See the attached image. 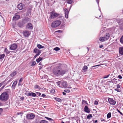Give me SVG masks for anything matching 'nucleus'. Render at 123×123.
<instances>
[{"label": "nucleus", "instance_id": "obj_1", "mask_svg": "<svg viewBox=\"0 0 123 123\" xmlns=\"http://www.w3.org/2000/svg\"><path fill=\"white\" fill-rule=\"evenodd\" d=\"M67 71V70L66 69L61 66L57 67L53 70V74L57 76H62L65 74Z\"/></svg>", "mask_w": 123, "mask_h": 123}, {"label": "nucleus", "instance_id": "obj_2", "mask_svg": "<svg viewBox=\"0 0 123 123\" xmlns=\"http://www.w3.org/2000/svg\"><path fill=\"white\" fill-rule=\"evenodd\" d=\"M9 95L6 92L2 93L0 95V100L1 101L5 102L8 99Z\"/></svg>", "mask_w": 123, "mask_h": 123}, {"label": "nucleus", "instance_id": "obj_3", "mask_svg": "<svg viewBox=\"0 0 123 123\" xmlns=\"http://www.w3.org/2000/svg\"><path fill=\"white\" fill-rule=\"evenodd\" d=\"M61 24V22L59 20H56L53 22L51 24V27L53 28L59 26Z\"/></svg>", "mask_w": 123, "mask_h": 123}, {"label": "nucleus", "instance_id": "obj_4", "mask_svg": "<svg viewBox=\"0 0 123 123\" xmlns=\"http://www.w3.org/2000/svg\"><path fill=\"white\" fill-rule=\"evenodd\" d=\"M110 35L108 33H106V35L104 37H100L99 38V40L101 42H104L108 39L110 37Z\"/></svg>", "mask_w": 123, "mask_h": 123}, {"label": "nucleus", "instance_id": "obj_5", "mask_svg": "<svg viewBox=\"0 0 123 123\" xmlns=\"http://www.w3.org/2000/svg\"><path fill=\"white\" fill-rule=\"evenodd\" d=\"M114 20L115 22H117L120 25V27L123 28V19H117L115 18L113 19Z\"/></svg>", "mask_w": 123, "mask_h": 123}, {"label": "nucleus", "instance_id": "obj_6", "mask_svg": "<svg viewBox=\"0 0 123 123\" xmlns=\"http://www.w3.org/2000/svg\"><path fill=\"white\" fill-rule=\"evenodd\" d=\"M35 116V115L33 113L28 114L27 115L26 117L28 119H32L34 118Z\"/></svg>", "mask_w": 123, "mask_h": 123}, {"label": "nucleus", "instance_id": "obj_7", "mask_svg": "<svg viewBox=\"0 0 123 123\" xmlns=\"http://www.w3.org/2000/svg\"><path fill=\"white\" fill-rule=\"evenodd\" d=\"M25 94V95L28 96H31L33 97H35L36 96V94L35 93L32 92L30 93L28 91H26Z\"/></svg>", "mask_w": 123, "mask_h": 123}, {"label": "nucleus", "instance_id": "obj_8", "mask_svg": "<svg viewBox=\"0 0 123 123\" xmlns=\"http://www.w3.org/2000/svg\"><path fill=\"white\" fill-rule=\"evenodd\" d=\"M17 47V45L16 44H12L10 46V49L11 50H14L16 49Z\"/></svg>", "mask_w": 123, "mask_h": 123}, {"label": "nucleus", "instance_id": "obj_9", "mask_svg": "<svg viewBox=\"0 0 123 123\" xmlns=\"http://www.w3.org/2000/svg\"><path fill=\"white\" fill-rule=\"evenodd\" d=\"M108 100L110 104L114 105L116 104V101L112 99L109 98L108 99Z\"/></svg>", "mask_w": 123, "mask_h": 123}, {"label": "nucleus", "instance_id": "obj_10", "mask_svg": "<svg viewBox=\"0 0 123 123\" xmlns=\"http://www.w3.org/2000/svg\"><path fill=\"white\" fill-rule=\"evenodd\" d=\"M24 36L25 37H27L29 36L30 34V32L27 31H25L23 32Z\"/></svg>", "mask_w": 123, "mask_h": 123}, {"label": "nucleus", "instance_id": "obj_11", "mask_svg": "<svg viewBox=\"0 0 123 123\" xmlns=\"http://www.w3.org/2000/svg\"><path fill=\"white\" fill-rule=\"evenodd\" d=\"M31 19L27 17H26L24 19L22 20V22L23 24H25L27 23L29 21H31Z\"/></svg>", "mask_w": 123, "mask_h": 123}, {"label": "nucleus", "instance_id": "obj_12", "mask_svg": "<svg viewBox=\"0 0 123 123\" xmlns=\"http://www.w3.org/2000/svg\"><path fill=\"white\" fill-rule=\"evenodd\" d=\"M59 15L58 13L54 12H52L51 14V18H54L55 17H57Z\"/></svg>", "mask_w": 123, "mask_h": 123}, {"label": "nucleus", "instance_id": "obj_13", "mask_svg": "<svg viewBox=\"0 0 123 123\" xmlns=\"http://www.w3.org/2000/svg\"><path fill=\"white\" fill-rule=\"evenodd\" d=\"M24 5L20 3L18 5V8L19 10H21L24 7Z\"/></svg>", "mask_w": 123, "mask_h": 123}, {"label": "nucleus", "instance_id": "obj_14", "mask_svg": "<svg viewBox=\"0 0 123 123\" xmlns=\"http://www.w3.org/2000/svg\"><path fill=\"white\" fill-rule=\"evenodd\" d=\"M56 83L58 84V85H60V84H61V85H66L67 84V82L64 81H59L57 82Z\"/></svg>", "mask_w": 123, "mask_h": 123}, {"label": "nucleus", "instance_id": "obj_15", "mask_svg": "<svg viewBox=\"0 0 123 123\" xmlns=\"http://www.w3.org/2000/svg\"><path fill=\"white\" fill-rule=\"evenodd\" d=\"M84 111L85 112L89 113L90 112V111L89 110V108L87 106H85L84 108Z\"/></svg>", "mask_w": 123, "mask_h": 123}, {"label": "nucleus", "instance_id": "obj_16", "mask_svg": "<svg viewBox=\"0 0 123 123\" xmlns=\"http://www.w3.org/2000/svg\"><path fill=\"white\" fill-rule=\"evenodd\" d=\"M20 18L19 15H15V16L13 17V19L16 21L18 19Z\"/></svg>", "mask_w": 123, "mask_h": 123}, {"label": "nucleus", "instance_id": "obj_17", "mask_svg": "<svg viewBox=\"0 0 123 123\" xmlns=\"http://www.w3.org/2000/svg\"><path fill=\"white\" fill-rule=\"evenodd\" d=\"M26 28H28L32 29L33 27L32 24L30 23L28 24L26 26Z\"/></svg>", "mask_w": 123, "mask_h": 123}, {"label": "nucleus", "instance_id": "obj_18", "mask_svg": "<svg viewBox=\"0 0 123 123\" xmlns=\"http://www.w3.org/2000/svg\"><path fill=\"white\" fill-rule=\"evenodd\" d=\"M34 52L37 54H40L41 52L40 50L36 48L34 49Z\"/></svg>", "mask_w": 123, "mask_h": 123}, {"label": "nucleus", "instance_id": "obj_19", "mask_svg": "<svg viewBox=\"0 0 123 123\" xmlns=\"http://www.w3.org/2000/svg\"><path fill=\"white\" fill-rule=\"evenodd\" d=\"M87 67L86 66H84L82 68L83 72H86L87 71Z\"/></svg>", "mask_w": 123, "mask_h": 123}, {"label": "nucleus", "instance_id": "obj_20", "mask_svg": "<svg viewBox=\"0 0 123 123\" xmlns=\"http://www.w3.org/2000/svg\"><path fill=\"white\" fill-rule=\"evenodd\" d=\"M119 52L121 55H123V47H121L119 48Z\"/></svg>", "mask_w": 123, "mask_h": 123}, {"label": "nucleus", "instance_id": "obj_21", "mask_svg": "<svg viewBox=\"0 0 123 123\" xmlns=\"http://www.w3.org/2000/svg\"><path fill=\"white\" fill-rule=\"evenodd\" d=\"M69 11H67L66 12H65V17L66 18H68V14L69 13Z\"/></svg>", "mask_w": 123, "mask_h": 123}, {"label": "nucleus", "instance_id": "obj_22", "mask_svg": "<svg viewBox=\"0 0 123 123\" xmlns=\"http://www.w3.org/2000/svg\"><path fill=\"white\" fill-rule=\"evenodd\" d=\"M5 56L4 54H0V59H3Z\"/></svg>", "mask_w": 123, "mask_h": 123}, {"label": "nucleus", "instance_id": "obj_23", "mask_svg": "<svg viewBox=\"0 0 123 123\" xmlns=\"http://www.w3.org/2000/svg\"><path fill=\"white\" fill-rule=\"evenodd\" d=\"M16 74V71L13 72L10 74V75L12 77H13Z\"/></svg>", "mask_w": 123, "mask_h": 123}, {"label": "nucleus", "instance_id": "obj_24", "mask_svg": "<svg viewBox=\"0 0 123 123\" xmlns=\"http://www.w3.org/2000/svg\"><path fill=\"white\" fill-rule=\"evenodd\" d=\"M37 47L39 49L43 48H44V47L43 46H42L40 44H38L37 45Z\"/></svg>", "mask_w": 123, "mask_h": 123}, {"label": "nucleus", "instance_id": "obj_25", "mask_svg": "<svg viewBox=\"0 0 123 123\" xmlns=\"http://www.w3.org/2000/svg\"><path fill=\"white\" fill-rule=\"evenodd\" d=\"M42 58L39 57V58L37 59L36 61L38 63L41 61L42 60Z\"/></svg>", "mask_w": 123, "mask_h": 123}, {"label": "nucleus", "instance_id": "obj_26", "mask_svg": "<svg viewBox=\"0 0 123 123\" xmlns=\"http://www.w3.org/2000/svg\"><path fill=\"white\" fill-rule=\"evenodd\" d=\"M55 100L58 102H61L62 101L61 99L60 98L57 97L55 98Z\"/></svg>", "mask_w": 123, "mask_h": 123}, {"label": "nucleus", "instance_id": "obj_27", "mask_svg": "<svg viewBox=\"0 0 123 123\" xmlns=\"http://www.w3.org/2000/svg\"><path fill=\"white\" fill-rule=\"evenodd\" d=\"M92 117V115L91 114H89L87 116V119H91Z\"/></svg>", "mask_w": 123, "mask_h": 123}, {"label": "nucleus", "instance_id": "obj_28", "mask_svg": "<svg viewBox=\"0 0 123 123\" xmlns=\"http://www.w3.org/2000/svg\"><path fill=\"white\" fill-rule=\"evenodd\" d=\"M111 117V112H109L107 115V117L108 118H109Z\"/></svg>", "mask_w": 123, "mask_h": 123}, {"label": "nucleus", "instance_id": "obj_29", "mask_svg": "<svg viewBox=\"0 0 123 123\" xmlns=\"http://www.w3.org/2000/svg\"><path fill=\"white\" fill-rule=\"evenodd\" d=\"M40 123H48V122L44 120H42L40 121Z\"/></svg>", "mask_w": 123, "mask_h": 123}, {"label": "nucleus", "instance_id": "obj_30", "mask_svg": "<svg viewBox=\"0 0 123 123\" xmlns=\"http://www.w3.org/2000/svg\"><path fill=\"white\" fill-rule=\"evenodd\" d=\"M55 92V90L53 88H52L50 91V92L52 93H54Z\"/></svg>", "mask_w": 123, "mask_h": 123}, {"label": "nucleus", "instance_id": "obj_31", "mask_svg": "<svg viewBox=\"0 0 123 123\" xmlns=\"http://www.w3.org/2000/svg\"><path fill=\"white\" fill-rule=\"evenodd\" d=\"M60 48L58 47H56L54 49V50L56 51H58L60 50Z\"/></svg>", "mask_w": 123, "mask_h": 123}, {"label": "nucleus", "instance_id": "obj_32", "mask_svg": "<svg viewBox=\"0 0 123 123\" xmlns=\"http://www.w3.org/2000/svg\"><path fill=\"white\" fill-rule=\"evenodd\" d=\"M120 42L122 43L123 44V35L121 38Z\"/></svg>", "mask_w": 123, "mask_h": 123}, {"label": "nucleus", "instance_id": "obj_33", "mask_svg": "<svg viewBox=\"0 0 123 123\" xmlns=\"http://www.w3.org/2000/svg\"><path fill=\"white\" fill-rule=\"evenodd\" d=\"M4 51L7 54H8L9 53L8 50L6 48L5 49Z\"/></svg>", "mask_w": 123, "mask_h": 123}, {"label": "nucleus", "instance_id": "obj_34", "mask_svg": "<svg viewBox=\"0 0 123 123\" xmlns=\"http://www.w3.org/2000/svg\"><path fill=\"white\" fill-rule=\"evenodd\" d=\"M45 118L47 119L49 121H53V119L51 118H49L48 117H45Z\"/></svg>", "mask_w": 123, "mask_h": 123}, {"label": "nucleus", "instance_id": "obj_35", "mask_svg": "<svg viewBox=\"0 0 123 123\" xmlns=\"http://www.w3.org/2000/svg\"><path fill=\"white\" fill-rule=\"evenodd\" d=\"M67 3L71 4L72 3L73 1L72 0H67Z\"/></svg>", "mask_w": 123, "mask_h": 123}, {"label": "nucleus", "instance_id": "obj_36", "mask_svg": "<svg viewBox=\"0 0 123 123\" xmlns=\"http://www.w3.org/2000/svg\"><path fill=\"white\" fill-rule=\"evenodd\" d=\"M64 91L66 92H69L70 91V90L69 89H66L64 90Z\"/></svg>", "mask_w": 123, "mask_h": 123}, {"label": "nucleus", "instance_id": "obj_37", "mask_svg": "<svg viewBox=\"0 0 123 123\" xmlns=\"http://www.w3.org/2000/svg\"><path fill=\"white\" fill-rule=\"evenodd\" d=\"M115 91H117V92H120L121 91V89H119L118 88H116V89H115Z\"/></svg>", "mask_w": 123, "mask_h": 123}, {"label": "nucleus", "instance_id": "obj_38", "mask_svg": "<svg viewBox=\"0 0 123 123\" xmlns=\"http://www.w3.org/2000/svg\"><path fill=\"white\" fill-rule=\"evenodd\" d=\"M23 80V79L22 78H21L19 80V83L18 85H21V84L20 83V82H21Z\"/></svg>", "mask_w": 123, "mask_h": 123}, {"label": "nucleus", "instance_id": "obj_39", "mask_svg": "<svg viewBox=\"0 0 123 123\" xmlns=\"http://www.w3.org/2000/svg\"><path fill=\"white\" fill-rule=\"evenodd\" d=\"M35 88L36 89H40L41 88L38 85H37L35 86Z\"/></svg>", "mask_w": 123, "mask_h": 123}, {"label": "nucleus", "instance_id": "obj_40", "mask_svg": "<svg viewBox=\"0 0 123 123\" xmlns=\"http://www.w3.org/2000/svg\"><path fill=\"white\" fill-rule=\"evenodd\" d=\"M36 62L35 61L33 62L32 63V64L31 65V66H34L36 64Z\"/></svg>", "mask_w": 123, "mask_h": 123}, {"label": "nucleus", "instance_id": "obj_41", "mask_svg": "<svg viewBox=\"0 0 123 123\" xmlns=\"http://www.w3.org/2000/svg\"><path fill=\"white\" fill-rule=\"evenodd\" d=\"M110 76V74H109L103 77V78H106Z\"/></svg>", "mask_w": 123, "mask_h": 123}, {"label": "nucleus", "instance_id": "obj_42", "mask_svg": "<svg viewBox=\"0 0 123 123\" xmlns=\"http://www.w3.org/2000/svg\"><path fill=\"white\" fill-rule=\"evenodd\" d=\"M117 111L121 115H123V114H122V113L120 112V111H119L118 110V109H117Z\"/></svg>", "mask_w": 123, "mask_h": 123}, {"label": "nucleus", "instance_id": "obj_43", "mask_svg": "<svg viewBox=\"0 0 123 123\" xmlns=\"http://www.w3.org/2000/svg\"><path fill=\"white\" fill-rule=\"evenodd\" d=\"M36 93L37 95L38 96H40L41 94V93L40 92H37Z\"/></svg>", "mask_w": 123, "mask_h": 123}, {"label": "nucleus", "instance_id": "obj_44", "mask_svg": "<svg viewBox=\"0 0 123 123\" xmlns=\"http://www.w3.org/2000/svg\"><path fill=\"white\" fill-rule=\"evenodd\" d=\"M17 82L16 81H14L12 85H16L17 84Z\"/></svg>", "mask_w": 123, "mask_h": 123}, {"label": "nucleus", "instance_id": "obj_45", "mask_svg": "<svg viewBox=\"0 0 123 123\" xmlns=\"http://www.w3.org/2000/svg\"><path fill=\"white\" fill-rule=\"evenodd\" d=\"M40 55V54H36V55L34 56V57L35 58H36L39 55Z\"/></svg>", "mask_w": 123, "mask_h": 123}, {"label": "nucleus", "instance_id": "obj_46", "mask_svg": "<svg viewBox=\"0 0 123 123\" xmlns=\"http://www.w3.org/2000/svg\"><path fill=\"white\" fill-rule=\"evenodd\" d=\"M3 110L2 108H0V115H1V113L2 112Z\"/></svg>", "mask_w": 123, "mask_h": 123}, {"label": "nucleus", "instance_id": "obj_47", "mask_svg": "<svg viewBox=\"0 0 123 123\" xmlns=\"http://www.w3.org/2000/svg\"><path fill=\"white\" fill-rule=\"evenodd\" d=\"M63 87L65 88H68V87H67V85H63Z\"/></svg>", "mask_w": 123, "mask_h": 123}, {"label": "nucleus", "instance_id": "obj_48", "mask_svg": "<svg viewBox=\"0 0 123 123\" xmlns=\"http://www.w3.org/2000/svg\"><path fill=\"white\" fill-rule=\"evenodd\" d=\"M98 104V102L97 101H95L94 102V104L95 105H97Z\"/></svg>", "mask_w": 123, "mask_h": 123}, {"label": "nucleus", "instance_id": "obj_49", "mask_svg": "<svg viewBox=\"0 0 123 123\" xmlns=\"http://www.w3.org/2000/svg\"><path fill=\"white\" fill-rule=\"evenodd\" d=\"M118 78L120 79H121L122 77V76L120 75H119L118 76Z\"/></svg>", "mask_w": 123, "mask_h": 123}, {"label": "nucleus", "instance_id": "obj_50", "mask_svg": "<svg viewBox=\"0 0 123 123\" xmlns=\"http://www.w3.org/2000/svg\"><path fill=\"white\" fill-rule=\"evenodd\" d=\"M5 86V85H4L2 87H1L0 89V91H1L2 89H3L4 88V87Z\"/></svg>", "mask_w": 123, "mask_h": 123}, {"label": "nucleus", "instance_id": "obj_51", "mask_svg": "<svg viewBox=\"0 0 123 123\" xmlns=\"http://www.w3.org/2000/svg\"><path fill=\"white\" fill-rule=\"evenodd\" d=\"M64 11L65 12H66L67 11H68L67 10V8H64Z\"/></svg>", "mask_w": 123, "mask_h": 123}, {"label": "nucleus", "instance_id": "obj_52", "mask_svg": "<svg viewBox=\"0 0 123 123\" xmlns=\"http://www.w3.org/2000/svg\"><path fill=\"white\" fill-rule=\"evenodd\" d=\"M120 85H117V88H120Z\"/></svg>", "mask_w": 123, "mask_h": 123}, {"label": "nucleus", "instance_id": "obj_53", "mask_svg": "<svg viewBox=\"0 0 123 123\" xmlns=\"http://www.w3.org/2000/svg\"><path fill=\"white\" fill-rule=\"evenodd\" d=\"M46 96L45 94H43L42 95L41 97H45Z\"/></svg>", "mask_w": 123, "mask_h": 123}, {"label": "nucleus", "instance_id": "obj_54", "mask_svg": "<svg viewBox=\"0 0 123 123\" xmlns=\"http://www.w3.org/2000/svg\"><path fill=\"white\" fill-rule=\"evenodd\" d=\"M3 104L2 103L0 102V106H2Z\"/></svg>", "mask_w": 123, "mask_h": 123}, {"label": "nucleus", "instance_id": "obj_55", "mask_svg": "<svg viewBox=\"0 0 123 123\" xmlns=\"http://www.w3.org/2000/svg\"><path fill=\"white\" fill-rule=\"evenodd\" d=\"M100 65H96V66H92L91 67V68H92L93 67H96V66H100Z\"/></svg>", "mask_w": 123, "mask_h": 123}, {"label": "nucleus", "instance_id": "obj_56", "mask_svg": "<svg viewBox=\"0 0 123 123\" xmlns=\"http://www.w3.org/2000/svg\"><path fill=\"white\" fill-rule=\"evenodd\" d=\"M96 1L97 2V3L98 4V5H99V0H96Z\"/></svg>", "mask_w": 123, "mask_h": 123}, {"label": "nucleus", "instance_id": "obj_57", "mask_svg": "<svg viewBox=\"0 0 123 123\" xmlns=\"http://www.w3.org/2000/svg\"><path fill=\"white\" fill-rule=\"evenodd\" d=\"M103 47V45H101L99 46V47L100 48H102Z\"/></svg>", "mask_w": 123, "mask_h": 123}, {"label": "nucleus", "instance_id": "obj_58", "mask_svg": "<svg viewBox=\"0 0 123 123\" xmlns=\"http://www.w3.org/2000/svg\"><path fill=\"white\" fill-rule=\"evenodd\" d=\"M86 101H85L84 100H83L82 101V103H85V102H86Z\"/></svg>", "mask_w": 123, "mask_h": 123}, {"label": "nucleus", "instance_id": "obj_59", "mask_svg": "<svg viewBox=\"0 0 123 123\" xmlns=\"http://www.w3.org/2000/svg\"><path fill=\"white\" fill-rule=\"evenodd\" d=\"M20 99L21 100H23L24 99V98L23 97H21L20 98Z\"/></svg>", "mask_w": 123, "mask_h": 123}, {"label": "nucleus", "instance_id": "obj_60", "mask_svg": "<svg viewBox=\"0 0 123 123\" xmlns=\"http://www.w3.org/2000/svg\"><path fill=\"white\" fill-rule=\"evenodd\" d=\"M62 93H63V95H65L66 94V93L64 92H62Z\"/></svg>", "mask_w": 123, "mask_h": 123}, {"label": "nucleus", "instance_id": "obj_61", "mask_svg": "<svg viewBox=\"0 0 123 123\" xmlns=\"http://www.w3.org/2000/svg\"><path fill=\"white\" fill-rule=\"evenodd\" d=\"M97 122V120H96L94 122H93V123H96Z\"/></svg>", "mask_w": 123, "mask_h": 123}, {"label": "nucleus", "instance_id": "obj_62", "mask_svg": "<svg viewBox=\"0 0 123 123\" xmlns=\"http://www.w3.org/2000/svg\"><path fill=\"white\" fill-rule=\"evenodd\" d=\"M44 77L46 78H47L48 76H47L46 75H44Z\"/></svg>", "mask_w": 123, "mask_h": 123}, {"label": "nucleus", "instance_id": "obj_63", "mask_svg": "<svg viewBox=\"0 0 123 123\" xmlns=\"http://www.w3.org/2000/svg\"><path fill=\"white\" fill-rule=\"evenodd\" d=\"M88 88L90 90H91V87H88Z\"/></svg>", "mask_w": 123, "mask_h": 123}, {"label": "nucleus", "instance_id": "obj_64", "mask_svg": "<svg viewBox=\"0 0 123 123\" xmlns=\"http://www.w3.org/2000/svg\"><path fill=\"white\" fill-rule=\"evenodd\" d=\"M16 85H12V86L13 87H15V86Z\"/></svg>", "mask_w": 123, "mask_h": 123}]
</instances>
